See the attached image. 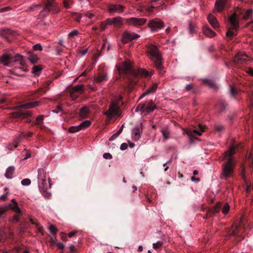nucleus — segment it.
<instances>
[{
    "label": "nucleus",
    "instance_id": "nucleus-26",
    "mask_svg": "<svg viewBox=\"0 0 253 253\" xmlns=\"http://www.w3.org/2000/svg\"><path fill=\"white\" fill-rule=\"evenodd\" d=\"M0 35L1 37L8 40L9 36L15 35V32L8 28H4L1 30Z\"/></svg>",
    "mask_w": 253,
    "mask_h": 253
},
{
    "label": "nucleus",
    "instance_id": "nucleus-35",
    "mask_svg": "<svg viewBox=\"0 0 253 253\" xmlns=\"http://www.w3.org/2000/svg\"><path fill=\"white\" fill-rule=\"evenodd\" d=\"M188 30L190 34H192L196 32V25L194 22H189L188 24Z\"/></svg>",
    "mask_w": 253,
    "mask_h": 253
},
{
    "label": "nucleus",
    "instance_id": "nucleus-40",
    "mask_svg": "<svg viewBox=\"0 0 253 253\" xmlns=\"http://www.w3.org/2000/svg\"><path fill=\"white\" fill-rule=\"evenodd\" d=\"M42 71V68L39 65H34L32 67V72L36 75H39L40 72Z\"/></svg>",
    "mask_w": 253,
    "mask_h": 253
},
{
    "label": "nucleus",
    "instance_id": "nucleus-15",
    "mask_svg": "<svg viewBox=\"0 0 253 253\" xmlns=\"http://www.w3.org/2000/svg\"><path fill=\"white\" fill-rule=\"evenodd\" d=\"M155 109V104L152 102V100L145 103L144 104H139L137 106V109L146 112L147 113H150L154 110Z\"/></svg>",
    "mask_w": 253,
    "mask_h": 253
},
{
    "label": "nucleus",
    "instance_id": "nucleus-62",
    "mask_svg": "<svg viewBox=\"0 0 253 253\" xmlns=\"http://www.w3.org/2000/svg\"><path fill=\"white\" fill-rule=\"evenodd\" d=\"M41 6H42V4L39 3V4H38L34 5L33 6L31 7L30 8V9H31V10H33L35 8H38V7L40 8Z\"/></svg>",
    "mask_w": 253,
    "mask_h": 253
},
{
    "label": "nucleus",
    "instance_id": "nucleus-12",
    "mask_svg": "<svg viewBox=\"0 0 253 253\" xmlns=\"http://www.w3.org/2000/svg\"><path fill=\"white\" fill-rule=\"evenodd\" d=\"M42 3L44 5V9L51 12V14H57L59 11L60 8L55 0H42Z\"/></svg>",
    "mask_w": 253,
    "mask_h": 253
},
{
    "label": "nucleus",
    "instance_id": "nucleus-59",
    "mask_svg": "<svg viewBox=\"0 0 253 253\" xmlns=\"http://www.w3.org/2000/svg\"><path fill=\"white\" fill-rule=\"evenodd\" d=\"M223 129V126L220 125L217 126L215 127V130L217 132H220Z\"/></svg>",
    "mask_w": 253,
    "mask_h": 253
},
{
    "label": "nucleus",
    "instance_id": "nucleus-8",
    "mask_svg": "<svg viewBox=\"0 0 253 253\" xmlns=\"http://www.w3.org/2000/svg\"><path fill=\"white\" fill-rule=\"evenodd\" d=\"M40 101H35L32 102H28L24 104H21L17 106V109H20L19 111L13 112L12 113L13 117L14 118H26L27 117H31L32 114L29 111H23L20 109H31L35 107H37L40 105Z\"/></svg>",
    "mask_w": 253,
    "mask_h": 253
},
{
    "label": "nucleus",
    "instance_id": "nucleus-16",
    "mask_svg": "<svg viewBox=\"0 0 253 253\" xmlns=\"http://www.w3.org/2000/svg\"><path fill=\"white\" fill-rule=\"evenodd\" d=\"M198 128L200 130H198L197 129H189L187 132H186V133H187L188 136H189V137H190L191 142L193 141L194 135H197L198 136H201L202 135V132L204 131L206 129V126L201 124H199Z\"/></svg>",
    "mask_w": 253,
    "mask_h": 253
},
{
    "label": "nucleus",
    "instance_id": "nucleus-52",
    "mask_svg": "<svg viewBox=\"0 0 253 253\" xmlns=\"http://www.w3.org/2000/svg\"><path fill=\"white\" fill-rule=\"evenodd\" d=\"M60 111L63 112L62 108L60 106H57L56 107V109L52 111V112L54 113H58V112H59Z\"/></svg>",
    "mask_w": 253,
    "mask_h": 253
},
{
    "label": "nucleus",
    "instance_id": "nucleus-17",
    "mask_svg": "<svg viewBox=\"0 0 253 253\" xmlns=\"http://www.w3.org/2000/svg\"><path fill=\"white\" fill-rule=\"evenodd\" d=\"M51 83L52 81L49 80L43 83L42 84V86L37 89L36 91V92H35V95H36V97H38L41 96V92L45 93L48 91L49 90V86Z\"/></svg>",
    "mask_w": 253,
    "mask_h": 253
},
{
    "label": "nucleus",
    "instance_id": "nucleus-29",
    "mask_svg": "<svg viewBox=\"0 0 253 253\" xmlns=\"http://www.w3.org/2000/svg\"><path fill=\"white\" fill-rule=\"evenodd\" d=\"M203 30L204 34L209 38L213 37L216 35V33L211 30V28L207 26H203Z\"/></svg>",
    "mask_w": 253,
    "mask_h": 253
},
{
    "label": "nucleus",
    "instance_id": "nucleus-34",
    "mask_svg": "<svg viewBox=\"0 0 253 253\" xmlns=\"http://www.w3.org/2000/svg\"><path fill=\"white\" fill-rule=\"evenodd\" d=\"M15 170L14 167L13 166L9 167L6 169L5 172V177L8 179L11 178V175L13 174Z\"/></svg>",
    "mask_w": 253,
    "mask_h": 253
},
{
    "label": "nucleus",
    "instance_id": "nucleus-31",
    "mask_svg": "<svg viewBox=\"0 0 253 253\" xmlns=\"http://www.w3.org/2000/svg\"><path fill=\"white\" fill-rule=\"evenodd\" d=\"M207 18H208V22L213 28L214 29L218 28L219 24L215 17H208Z\"/></svg>",
    "mask_w": 253,
    "mask_h": 253
},
{
    "label": "nucleus",
    "instance_id": "nucleus-43",
    "mask_svg": "<svg viewBox=\"0 0 253 253\" xmlns=\"http://www.w3.org/2000/svg\"><path fill=\"white\" fill-rule=\"evenodd\" d=\"M43 123V116H39L37 117L36 118V122L35 123L34 125H37L38 126H41Z\"/></svg>",
    "mask_w": 253,
    "mask_h": 253
},
{
    "label": "nucleus",
    "instance_id": "nucleus-30",
    "mask_svg": "<svg viewBox=\"0 0 253 253\" xmlns=\"http://www.w3.org/2000/svg\"><path fill=\"white\" fill-rule=\"evenodd\" d=\"M89 113V110L86 106H84L80 109V117L83 119L87 118Z\"/></svg>",
    "mask_w": 253,
    "mask_h": 253
},
{
    "label": "nucleus",
    "instance_id": "nucleus-19",
    "mask_svg": "<svg viewBox=\"0 0 253 253\" xmlns=\"http://www.w3.org/2000/svg\"><path fill=\"white\" fill-rule=\"evenodd\" d=\"M147 21L144 18H137L136 17H131L126 20V22L129 25L134 26H141Z\"/></svg>",
    "mask_w": 253,
    "mask_h": 253
},
{
    "label": "nucleus",
    "instance_id": "nucleus-9",
    "mask_svg": "<svg viewBox=\"0 0 253 253\" xmlns=\"http://www.w3.org/2000/svg\"><path fill=\"white\" fill-rule=\"evenodd\" d=\"M123 98L121 95H119L116 98L112 101L109 106V109L104 113V115L107 117L111 119L114 116L119 115V103L122 101Z\"/></svg>",
    "mask_w": 253,
    "mask_h": 253
},
{
    "label": "nucleus",
    "instance_id": "nucleus-57",
    "mask_svg": "<svg viewBox=\"0 0 253 253\" xmlns=\"http://www.w3.org/2000/svg\"><path fill=\"white\" fill-rule=\"evenodd\" d=\"M77 231L75 230L68 233V237L72 238L76 235Z\"/></svg>",
    "mask_w": 253,
    "mask_h": 253
},
{
    "label": "nucleus",
    "instance_id": "nucleus-13",
    "mask_svg": "<svg viewBox=\"0 0 253 253\" xmlns=\"http://www.w3.org/2000/svg\"><path fill=\"white\" fill-rule=\"evenodd\" d=\"M250 59H248L247 55L243 52H239L234 56V63L237 67L240 68L242 65L247 64Z\"/></svg>",
    "mask_w": 253,
    "mask_h": 253
},
{
    "label": "nucleus",
    "instance_id": "nucleus-6",
    "mask_svg": "<svg viewBox=\"0 0 253 253\" xmlns=\"http://www.w3.org/2000/svg\"><path fill=\"white\" fill-rule=\"evenodd\" d=\"M149 49V56L154 61L155 66L156 67L159 74L161 75L164 74L163 70V65L162 57L158 52V50L156 46L150 44L147 46Z\"/></svg>",
    "mask_w": 253,
    "mask_h": 253
},
{
    "label": "nucleus",
    "instance_id": "nucleus-18",
    "mask_svg": "<svg viewBox=\"0 0 253 253\" xmlns=\"http://www.w3.org/2000/svg\"><path fill=\"white\" fill-rule=\"evenodd\" d=\"M149 26L153 31L156 32L163 28V22L162 20L156 18L150 21Z\"/></svg>",
    "mask_w": 253,
    "mask_h": 253
},
{
    "label": "nucleus",
    "instance_id": "nucleus-55",
    "mask_svg": "<svg viewBox=\"0 0 253 253\" xmlns=\"http://www.w3.org/2000/svg\"><path fill=\"white\" fill-rule=\"evenodd\" d=\"M245 173V169L243 168V169H242L241 170V172H240V176H241L242 179H243L244 181H245V179H246Z\"/></svg>",
    "mask_w": 253,
    "mask_h": 253
},
{
    "label": "nucleus",
    "instance_id": "nucleus-51",
    "mask_svg": "<svg viewBox=\"0 0 253 253\" xmlns=\"http://www.w3.org/2000/svg\"><path fill=\"white\" fill-rule=\"evenodd\" d=\"M230 93L231 95L235 96V95L237 94V91L234 87L230 86Z\"/></svg>",
    "mask_w": 253,
    "mask_h": 253
},
{
    "label": "nucleus",
    "instance_id": "nucleus-50",
    "mask_svg": "<svg viewBox=\"0 0 253 253\" xmlns=\"http://www.w3.org/2000/svg\"><path fill=\"white\" fill-rule=\"evenodd\" d=\"M253 9H248L245 11V13L243 14V16H251L253 14Z\"/></svg>",
    "mask_w": 253,
    "mask_h": 253
},
{
    "label": "nucleus",
    "instance_id": "nucleus-61",
    "mask_svg": "<svg viewBox=\"0 0 253 253\" xmlns=\"http://www.w3.org/2000/svg\"><path fill=\"white\" fill-rule=\"evenodd\" d=\"M191 180L193 181L199 182L200 181V179L199 178H196L195 176H193L191 177Z\"/></svg>",
    "mask_w": 253,
    "mask_h": 253
},
{
    "label": "nucleus",
    "instance_id": "nucleus-37",
    "mask_svg": "<svg viewBox=\"0 0 253 253\" xmlns=\"http://www.w3.org/2000/svg\"><path fill=\"white\" fill-rule=\"evenodd\" d=\"M91 125L90 121H84L82 122V123L80 124V125H78L79 127L81 128V129H84L86 128H87L90 126Z\"/></svg>",
    "mask_w": 253,
    "mask_h": 253
},
{
    "label": "nucleus",
    "instance_id": "nucleus-11",
    "mask_svg": "<svg viewBox=\"0 0 253 253\" xmlns=\"http://www.w3.org/2000/svg\"><path fill=\"white\" fill-rule=\"evenodd\" d=\"M239 229V226L237 225L232 227V228L229 229L227 231V237L236 242H239L243 240L244 238L240 236Z\"/></svg>",
    "mask_w": 253,
    "mask_h": 253
},
{
    "label": "nucleus",
    "instance_id": "nucleus-5",
    "mask_svg": "<svg viewBox=\"0 0 253 253\" xmlns=\"http://www.w3.org/2000/svg\"><path fill=\"white\" fill-rule=\"evenodd\" d=\"M11 202L12 204H8L7 206L5 207L0 206V218L3 217V215L8 209H10L16 213L13 216V219L10 220L11 222L13 223H18L21 215V211L19 208L18 204H17L16 200H11Z\"/></svg>",
    "mask_w": 253,
    "mask_h": 253
},
{
    "label": "nucleus",
    "instance_id": "nucleus-1",
    "mask_svg": "<svg viewBox=\"0 0 253 253\" xmlns=\"http://www.w3.org/2000/svg\"><path fill=\"white\" fill-rule=\"evenodd\" d=\"M119 74L122 77L126 79L127 85L124 86L125 89L130 90L132 89L131 85L136 84L137 79L139 77H148L153 75V72H148L145 69L136 70L132 67L131 63L128 62H124L122 67L118 69Z\"/></svg>",
    "mask_w": 253,
    "mask_h": 253
},
{
    "label": "nucleus",
    "instance_id": "nucleus-63",
    "mask_svg": "<svg viewBox=\"0 0 253 253\" xmlns=\"http://www.w3.org/2000/svg\"><path fill=\"white\" fill-rule=\"evenodd\" d=\"M32 135H33L32 132H29L28 133L24 134V137H25V138L30 137L32 136Z\"/></svg>",
    "mask_w": 253,
    "mask_h": 253
},
{
    "label": "nucleus",
    "instance_id": "nucleus-45",
    "mask_svg": "<svg viewBox=\"0 0 253 253\" xmlns=\"http://www.w3.org/2000/svg\"><path fill=\"white\" fill-rule=\"evenodd\" d=\"M63 3L64 7L69 8L73 3V0H63Z\"/></svg>",
    "mask_w": 253,
    "mask_h": 253
},
{
    "label": "nucleus",
    "instance_id": "nucleus-7",
    "mask_svg": "<svg viewBox=\"0 0 253 253\" xmlns=\"http://www.w3.org/2000/svg\"><path fill=\"white\" fill-rule=\"evenodd\" d=\"M0 62L2 63L4 66H9V64L13 63L19 64L21 66L24 67L25 65V60L24 57L19 54L15 55L12 54H4L0 56Z\"/></svg>",
    "mask_w": 253,
    "mask_h": 253
},
{
    "label": "nucleus",
    "instance_id": "nucleus-46",
    "mask_svg": "<svg viewBox=\"0 0 253 253\" xmlns=\"http://www.w3.org/2000/svg\"><path fill=\"white\" fill-rule=\"evenodd\" d=\"M4 190H5V193L3 194V195L0 196V200L5 201L6 200V198L8 197V189L7 188H5L4 189Z\"/></svg>",
    "mask_w": 253,
    "mask_h": 253
},
{
    "label": "nucleus",
    "instance_id": "nucleus-28",
    "mask_svg": "<svg viewBox=\"0 0 253 253\" xmlns=\"http://www.w3.org/2000/svg\"><path fill=\"white\" fill-rule=\"evenodd\" d=\"M203 83L206 85L208 86L211 88L213 89H216L218 88V85L216 84L211 79H203Z\"/></svg>",
    "mask_w": 253,
    "mask_h": 253
},
{
    "label": "nucleus",
    "instance_id": "nucleus-42",
    "mask_svg": "<svg viewBox=\"0 0 253 253\" xmlns=\"http://www.w3.org/2000/svg\"><path fill=\"white\" fill-rule=\"evenodd\" d=\"M163 245V243L162 242L158 241L156 243H153L152 246L153 248L155 250H158L160 248H161L162 246Z\"/></svg>",
    "mask_w": 253,
    "mask_h": 253
},
{
    "label": "nucleus",
    "instance_id": "nucleus-48",
    "mask_svg": "<svg viewBox=\"0 0 253 253\" xmlns=\"http://www.w3.org/2000/svg\"><path fill=\"white\" fill-rule=\"evenodd\" d=\"M78 33L79 32L77 30H74L72 32L68 34V37H69V38H73L76 35H77Z\"/></svg>",
    "mask_w": 253,
    "mask_h": 253
},
{
    "label": "nucleus",
    "instance_id": "nucleus-14",
    "mask_svg": "<svg viewBox=\"0 0 253 253\" xmlns=\"http://www.w3.org/2000/svg\"><path fill=\"white\" fill-rule=\"evenodd\" d=\"M84 85L78 84L70 90V96L73 100H75L83 92Z\"/></svg>",
    "mask_w": 253,
    "mask_h": 253
},
{
    "label": "nucleus",
    "instance_id": "nucleus-4",
    "mask_svg": "<svg viewBox=\"0 0 253 253\" xmlns=\"http://www.w3.org/2000/svg\"><path fill=\"white\" fill-rule=\"evenodd\" d=\"M226 36L229 40H232L236 37L239 29V20L236 17H228L226 19Z\"/></svg>",
    "mask_w": 253,
    "mask_h": 253
},
{
    "label": "nucleus",
    "instance_id": "nucleus-23",
    "mask_svg": "<svg viewBox=\"0 0 253 253\" xmlns=\"http://www.w3.org/2000/svg\"><path fill=\"white\" fill-rule=\"evenodd\" d=\"M124 7L120 4L110 5L108 10L110 14L120 13L123 11Z\"/></svg>",
    "mask_w": 253,
    "mask_h": 253
},
{
    "label": "nucleus",
    "instance_id": "nucleus-36",
    "mask_svg": "<svg viewBox=\"0 0 253 253\" xmlns=\"http://www.w3.org/2000/svg\"><path fill=\"white\" fill-rule=\"evenodd\" d=\"M185 90L187 91H191L193 93L198 92V88L196 87L193 84H190L185 86Z\"/></svg>",
    "mask_w": 253,
    "mask_h": 253
},
{
    "label": "nucleus",
    "instance_id": "nucleus-47",
    "mask_svg": "<svg viewBox=\"0 0 253 253\" xmlns=\"http://www.w3.org/2000/svg\"><path fill=\"white\" fill-rule=\"evenodd\" d=\"M33 49L35 51H42V48L41 44L37 43L33 46Z\"/></svg>",
    "mask_w": 253,
    "mask_h": 253
},
{
    "label": "nucleus",
    "instance_id": "nucleus-33",
    "mask_svg": "<svg viewBox=\"0 0 253 253\" xmlns=\"http://www.w3.org/2000/svg\"><path fill=\"white\" fill-rule=\"evenodd\" d=\"M226 104L224 100H220L216 105V109L219 112H223L226 109Z\"/></svg>",
    "mask_w": 253,
    "mask_h": 253
},
{
    "label": "nucleus",
    "instance_id": "nucleus-64",
    "mask_svg": "<svg viewBox=\"0 0 253 253\" xmlns=\"http://www.w3.org/2000/svg\"><path fill=\"white\" fill-rule=\"evenodd\" d=\"M50 242H51L52 244H54L56 243V239L53 237H50Z\"/></svg>",
    "mask_w": 253,
    "mask_h": 253
},
{
    "label": "nucleus",
    "instance_id": "nucleus-3",
    "mask_svg": "<svg viewBox=\"0 0 253 253\" xmlns=\"http://www.w3.org/2000/svg\"><path fill=\"white\" fill-rule=\"evenodd\" d=\"M38 180L40 192L44 198H49L51 194L47 190L50 189L51 183L49 178L47 176L44 169H40L38 170Z\"/></svg>",
    "mask_w": 253,
    "mask_h": 253
},
{
    "label": "nucleus",
    "instance_id": "nucleus-60",
    "mask_svg": "<svg viewBox=\"0 0 253 253\" xmlns=\"http://www.w3.org/2000/svg\"><path fill=\"white\" fill-rule=\"evenodd\" d=\"M247 72L249 75L253 76V68H248Z\"/></svg>",
    "mask_w": 253,
    "mask_h": 253
},
{
    "label": "nucleus",
    "instance_id": "nucleus-21",
    "mask_svg": "<svg viewBox=\"0 0 253 253\" xmlns=\"http://www.w3.org/2000/svg\"><path fill=\"white\" fill-rule=\"evenodd\" d=\"M227 0H216L214 4V12H220L224 9Z\"/></svg>",
    "mask_w": 253,
    "mask_h": 253
},
{
    "label": "nucleus",
    "instance_id": "nucleus-10",
    "mask_svg": "<svg viewBox=\"0 0 253 253\" xmlns=\"http://www.w3.org/2000/svg\"><path fill=\"white\" fill-rule=\"evenodd\" d=\"M229 208L230 207L229 204L227 203H224L223 204L219 202L216 203L215 206H214L212 208L208 210L205 218H207L208 216H212L215 213H218L221 209L222 210V212H223L224 214H226L227 212H229Z\"/></svg>",
    "mask_w": 253,
    "mask_h": 253
},
{
    "label": "nucleus",
    "instance_id": "nucleus-32",
    "mask_svg": "<svg viewBox=\"0 0 253 253\" xmlns=\"http://www.w3.org/2000/svg\"><path fill=\"white\" fill-rule=\"evenodd\" d=\"M161 131L163 139L165 140L170 138V130L168 127H163L162 128Z\"/></svg>",
    "mask_w": 253,
    "mask_h": 253
},
{
    "label": "nucleus",
    "instance_id": "nucleus-56",
    "mask_svg": "<svg viewBox=\"0 0 253 253\" xmlns=\"http://www.w3.org/2000/svg\"><path fill=\"white\" fill-rule=\"evenodd\" d=\"M127 148V143H124L121 144V150H125Z\"/></svg>",
    "mask_w": 253,
    "mask_h": 253
},
{
    "label": "nucleus",
    "instance_id": "nucleus-58",
    "mask_svg": "<svg viewBox=\"0 0 253 253\" xmlns=\"http://www.w3.org/2000/svg\"><path fill=\"white\" fill-rule=\"evenodd\" d=\"M57 248L60 250H62L64 247L65 245L62 243H57Z\"/></svg>",
    "mask_w": 253,
    "mask_h": 253
},
{
    "label": "nucleus",
    "instance_id": "nucleus-38",
    "mask_svg": "<svg viewBox=\"0 0 253 253\" xmlns=\"http://www.w3.org/2000/svg\"><path fill=\"white\" fill-rule=\"evenodd\" d=\"M19 140H15L12 143L9 144L7 146V148L9 150L13 151L14 149L16 148V147L18 146L19 144Z\"/></svg>",
    "mask_w": 253,
    "mask_h": 253
},
{
    "label": "nucleus",
    "instance_id": "nucleus-49",
    "mask_svg": "<svg viewBox=\"0 0 253 253\" xmlns=\"http://www.w3.org/2000/svg\"><path fill=\"white\" fill-rule=\"evenodd\" d=\"M31 183V181L29 179H24L21 181V184L23 185H29Z\"/></svg>",
    "mask_w": 253,
    "mask_h": 253
},
{
    "label": "nucleus",
    "instance_id": "nucleus-53",
    "mask_svg": "<svg viewBox=\"0 0 253 253\" xmlns=\"http://www.w3.org/2000/svg\"><path fill=\"white\" fill-rule=\"evenodd\" d=\"M24 153H25V154H24L25 157H24V159H29L30 157H31V154H30V152L27 151V150H25Z\"/></svg>",
    "mask_w": 253,
    "mask_h": 253
},
{
    "label": "nucleus",
    "instance_id": "nucleus-24",
    "mask_svg": "<svg viewBox=\"0 0 253 253\" xmlns=\"http://www.w3.org/2000/svg\"><path fill=\"white\" fill-rule=\"evenodd\" d=\"M142 129V124H141L140 127H135L132 130V137L134 140L137 141L139 139Z\"/></svg>",
    "mask_w": 253,
    "mask_h": 253
},
{
    "label": "nucleus",
    "instance_id": "nucleus-25",
    "mask_svg": "<svg viewBox=\"0 0 253 253\" xmlns=\"http://www.w3.org/2000/svg\"><path fill=\"white\" fill-rule=\"evenodd\" d=\"M108 24H114L115 27H120L122 23V20L121 17H116L113 18H108L106 20Z\"/></svg>",
    "mask_w": 253,
    "mask_h": 253
},
{
    "label": "nucleus",
    "instance_id": "nucleus-54",
    "mask_svg": "<svg viewBox=\"0 0 253 253\" xmlns=\"http://www.w3.org/2000/svg\"><path fill=\"white\" fill-rule=\"evenodd\" d=\"M103 158L106 159H112V155L111 154L108 153H106L103 154Z\"/></svg>",
    "mask_w": 253,
    "mask_h": 253
},
{
    "label": "nucleus",
    "instance_id": "nucleus-27",
    "mask_svg": "<svg viewBox=\"0 0 253 253\" xmlns=\"http://www.w3.org/2000/svg\"><path fill=\"white\" fill-rule=\"evenodd\" d=\"M157 84L153 83L151 86H149V87L147 88V89L145 90L143 94L141 95V98L147 95L154 93L157 88Z\"/></svg>",
    "mask_w": 253,
    "mask_h": 253
},
{
    "label": "nucleus",
    "instance_id": "nucleus-22",
    "mask_svg": "<svg viewBox=\"0 0 253 253\" xmlns=\"http://www.w3.org/2000/svg\"><path fill=\"white\" fill-rule=\"evenodd\" d=\"M107 80V74L105 72L100 71L94 77V83L100 84Z\"/></svg>",
    "mask_w": 253,
    "mask_h": 253
},
{
    "label": "nucleus",
    "instance_id": "nucleus-44",
    "mask_svg": "<svg viewBox=\"0 0 253 253\" xmlns=\"http://www.w3.org/2000/svg\"><path fill=\"white\" fill-rule=\"evenodd\" d=\"M49 229L52 235H54L57 233V229L54 225L50 224L49 226Z\"/></svg>",
    "mask_w": 253,
    "mask_h": 253
},
{
    "label": "nucleus",
    "instance_id": "nucleus-39",
    "mask_svg": "<svg viewBox=\"0 0 253 253\" xmlns=\"http://www.w3.org/2000/svg\"><path fill=\"white\" fill-rule=\"evenodd\" d=\"M81 130V128L78 126H72L68 128V132L71 133H75L76 132L80 131Z\"/></svg>",
    "mask_w": 253,
    "mask_h": 253
},
{
    "label": "nucleus",
    "instance_id": "nucleus-20",
    "mask_svg": "<svg viewBox=\"0 0 253 253\" xmlns=\"http://www.w3.org/2000/svg\"><path fill=\"white\" fill-rule=\"evenodd\" d=\"M139 37V36L137 34L125 32L123 36V42L125 43H127L132 40L137 39Z\"/></svg>",
    "mask_w": 253,
    "mask_h": 253
},
{
    "label": "nucleus",
    "instance_id": "nucleus-2",
    "mask_svg": "<svg viewBox=\"0 0 253 253\" xmlns=\"http://www.w3.org/2000/svg\"><path fill=\"white\" fill-rule=\"evenodd\" d=\"M240 145H234L232 143L229 147V150L224 153L223 160L226 162L222 164V172L220 175L221 179H226L231 177L234 172L235 162L232 158L236 151H239Z\"/></svg>",
    "mask_w": 253,
    "mask_h": 253
},
{
    "label": "nucleus",
    "instance_id": "nucleus-41",
    "mask_svg": "<svg viewBox=\"0 0 253 253\" xmlns=\"http://www.w3.org/2000/svg\"><path fill=\"white\" fill-rule=\"evenodd\" d=\"M29 60L32 63H36L38 60V57L36 54H34L32 53H29Z\"/></svg>",
    "mask_w": 253,
    "mask_h": 253
}]
</instances>
